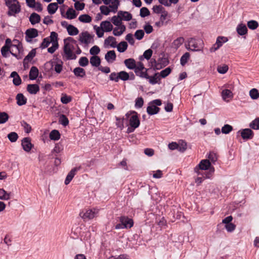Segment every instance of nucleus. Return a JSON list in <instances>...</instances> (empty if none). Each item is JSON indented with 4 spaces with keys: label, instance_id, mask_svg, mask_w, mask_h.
<instances>
[{
    "label": "nucleus",
    "instance_id": "f257e3e1",
    "mask_svg": "<svg viewBox=\"0 0 259 259\" xmlns=\"http://www.w3.org/2000/svg\"><path fill=\"white\" fill-rule=\"evenodd\" d=\"M210 162L209 160H202L199 164L194 168V171L197 175H205V178H210L214 171L213 167H210Z\"/></svg>",
    "mask_w": 259,
    "mask_h": 259
},
{
    "label": "nucleus",
    "instance_id": "f03ea898",
    "mask_svg": "<svg viewBox=\"0 0 259 259\" xmlns=\"http://www.w3.org/2000/svg\"><path fill=\"white\" fill-rule=\"evenodd\" d=\"M120 223L116 224L114 228L116 230L121 229H130L134 225L133 220L125 216H121L119 218Z\"/></svg>",
    "mask_w": 259,
    "mask_h": 259
},
{
    "label": "nucleus",
    "instance_id": "7ed1b4c3",
    "mask_svg": "<svg viewBox=\"0 0 259 259\" xmlns=\"http://www.w3.org/2000/svg\"><path fill=\"white\" fill-rule=\"evenodd\" d=\"M148 69L144 67V64L141 62H138L136 64L134 72L137 76L141 78H148L149 75L147 73Z\"/></svg>",
    "mask_w": 259,
    "mask_h": 259
},
{
    "label": "nucleus",
    "instance_id": "20e7f679",
    "mask_svg": "<svg viewBox=\"0 0 259 259\" xmlns=\"http://www.w3.org/2000/svg\"><path fill=\"white\" fill-rule=\"evenodd\" d=\"M134 113V115H132L129 120V123L131 127L132 128H134V129H136L140 125V121L138 118L137 113L136 111L131 112L130 113L127 112L125 115L127 117H128L131 114Z\"/></svg>",
    "mask_w": 259,
    "mask_h": 259
},
{
    "label": "nucleus",
    "instance_id": "39448f33",
    "mask_svg": "<svg viewBox=\"0 0 259 259\" xmlns=\"http://www.w3.org/2000/svg\"><path fill=\"white\" fill-rule=\"evenodd\" d=\"M94 36V35H91L85 31L80 33L78 40L81 44H84L87 45L92 41L93 42Z\"/></svg>",
    "mask_w": 259,
    "mask_h": 259
},
{
    "label": "nucleus",
    "instance_id": "423d86ee",
    "mask_svg": "<svg viewBox=\"0 0 259 259\" xmlns=\"http://www.w3.org/2000/svg\"><path fill=\"white\" fill-rule=\"evenodd\" d=\"M71 47H72V44L64 41V52L66 55L67 59L75 60L76 58V56L73 53Z\"/></svg>",
    "mask_w": 259,
    "mask_h": 259
},
{
    "label": "nucleus",
    "instance_id": "0eeeda50",
    "mask_svg": "<svg viewBox=\"0 0 259 259\" xmlns=\"http://www.w3.org/2000/svg\"><path fill=\"white\" fill-rule=\"evenodd\" d=\"M99 210L96 208L87 210L85 212H81L79 215L83 220H91L95 218L98 213Z\"/></svg>",
    "mask_w": 259,
    "mask_h": 259
},
{
    "label": "nucleus",
    "instance_id": "6e6552de",
    "mask_svg": "<svg viewBox=\"0 0 259 259\" xmlns=\"http://www.w3.org/2000/svg\"><path fill=\"white\" fill-rule=\"evenodd\" d=\"M38 36V31L35 28H30L25 32V39L27 42H32V39Z\"/></svg>",
    "mask_w": 259,
    "mask_h": 259
},
{
    "label": "nucleus",
    "instance_id": "1a4fd4ad",
    "mask_svg": "<svg viewBox=\"0 0 259 259\" xmlns=\"http://www.w3.org/2000/svg\"><path fill=\"white\" fill-rule=\"evenodd\" d=\"M237 133H240L241 136L244 140H251L253 137V132L250 128H245L239 131Z\"/></svg>",
    "mask_w": 259,
    "mask_h": 259
},
{
    "label": "nucleus",
    "instance_id": "9d476101",
    "mask_svg": "<svg viewBox=\"0 0 259 259\" xmlns=\"http://www.w3.org/2000/svg\"><path fill=\"white\" fill-rule=\"evenodd\" d=\"M21 145L23 149L27 152H29L33 147V145L31 143V139L29 137H25L21 141Z\"/></svg>",
    "mask_w": 259,
    "mask_h": 259
},
{
    "label": "nucleus",
    "instance_id": "9b49d317",
    "mask_svg": "<svg viewBox=\"0 0 259 259\" xmlns=\"http://www.w3.org/2000/svg\"><path fill=\"white\" fill-rule=\"evenodd\" d=\"M201 40H197L191 38L189 41V46L190 50L192 51H198L201 50V46L200 45Z\"/></svg>",
    "mask_w": 259,
    "mask_h": 259
},
{
    "label": "nucleus",
    "instance_id": "f8f14e48",
    "mask_svg": "<svg viewBox=\"0 0 259 259\" xmlns=\"http://www.w3.org/2000/svg\"><path fill=\"white\" fill-rule=\"evenodd\" d=\"M80 168H81V166L76 167L72 168L69 171V172L68 174V175L65 179V182H64V183L65 185H68L69 184V183L71 182V181L72 180V179L75 175L76 172L78 170L80 169Z\"/></svg>",
    "mask_w": 259,
    "mask_h": 259
},
{
    "label": "nucleus",
    "instance_id": "ddd939ff",
    "mask_svg": "<svg viewBox=\"0 0 259 259\" xmlns=\"http://www.w3.org/2000/svg\"><path fill=\"white\" fill-rule=\"evenodd\" d=\"M9 47L8 46H3L1 49V53L3 57H7L8 52H10V53L13 56L15 57L17 59H20L21 58V55L17 54L16 53H14L13 52L10 51Z\"/></svg>",
    "mask_w": 259,
    "mask_h": 259
},
{
    "label": "nucleus",
    "instance_id": "4468645a",
    "mask_svg": "<svg viewBox=\"0 0 259 259\" xmlns=\"http://www.w3.org/2000/svg\"><path fill=\"white\" fill-rule=\"evenodd\" d=\"M160 110V108L149 103V106L147 108V112L149 115H152L157 114Z\"/></svg>",
    "mask_w": 259,
    "mask_h": 259
},
{
    "label": "nucleus",
    "instance_id": "2eb2a0df",
    "mask_svg": "<svg viewBox=\"0 0 259 259\" xmlns=\"http://www.w3.org/2000/svg\"><path fill=\"white\" fill-rule=\"evenodd\" d=\"M10 77L13 78V83L15 85L18 86L21 84L22 82L21 78L16 71L11 72Z\"/></svg>",
    "mask_w": 259,
    "mask_h": 259
},
{
    "label": "nucleus",
    "instance_id": "dca6fc26",
    "mask_svg": "<svg viewBox=\"0 0 259 259\" xmlns=\"http://www.w3.org/2000/svg\"><path fill=\"white\" fill-rule=\"evenodd\" d=\"M118 17L122 20L130 21L132 19V15L126 11H119L118 12Z\"/></svg>",
    "mask_w": 259,
    "mask_h": 259
},
{
    "label": "nucleus",
    "instance_id": "f3484780",
    "mask_svg": "<svg viewBox=\"0 0 259 259\" xmlns=\"http://www.w3.org/2000/svg\"><path fill=\"white\" fill-rule=\"evenodd\" d=\"M116 55L114 50L107 52L105 56V59L108 63H112L116 60Z\"/></svg>",
    "mask_w": 259,
    "mask_h": 259
},
{
    "label": "nucleus",
    "instance_id": "a211bd4d",
    "mask_svg": "<svg viewBox=\"0 0 259 259\" xmlns=\"http://www.w3.org/2000/svg\"><path fill=\"white\" fill-rule=\"evenodd\" d=\"M35 55L36 49H33L25 57L23 60V65L25 67L26 64H28L29 61H31L32 59L35 57Z\"/></svg>",
    "mask_w": 259,
    "mask_h": 259
},
{
    "label": "nucleus",
    "instance_id": "6ab92c4d",
    "mask_svg": "<svg viewBox=\"0 0 259 259\" xmlns=\"http://www.w3.org/2000/svg\"><path fill=\"white\" fill-rule=\"evenodd\" d=\"M27 91L30 94H36L39 91V87L37 84H29L27 87Z\"/></svg>",
    "mask_w": 259,
    "mask_h": 259
},
{
    "label": "nucleus",
    "instance_id": "aec40b11",
    "mask_svg": "<svg viewBox=\"0 0 259 259\" xmlns=\"http://www.w3.org/2000/svg\"><path fill=\"white\" fill-rule=\"evenodd\" d=\"M29 21L33 25L38 23L40 21V16L36 13H32L29 17Z\"/></svg>",
    "mask_w": 259,
    "mask_h": 259
},
{
    "label": "nucleus",
    "instance_id": "412c9836",
    "mask_svg": "<svg viewBox=\"0 0 259 259\" xmlns=\"http://www.w3.org/2000/svg\"><path fill=\"white\" fill-rule=\"evenodd\" d=\"M17 104L19 106H22L27 103V98L22 93H19L16 97Z\"/></svg>",
    "mask_w": 259,
    "mask_h": 259
},
{
    "label": "nucleus",
    "instance_id": "4be33fe9",
    "mask_svg": "<svg viewBox=\"0 0 259 259\" xmlns=\"http://www.w3.org/2000/svg\"><path fill=\"white\" fill-rule=\"evenodd\" d=\"M100 26L105 32H109L113 29L112 25L108 21H102L100 24Z\"/></svg>",
    "mask_w": 259,
    "mask_h": 259
},
{
    "label": "nucleus",
    "instance_id": "5701e85b",
    "mask_svg": "<svg viewBox=\"0 0 259 259\" xmlns=\"http://www.w3.org/2000/svg\"><path fill=\"white\" fill-rule=\"evenodd\" d=\"M73 72L77 77L83 78L86 74L85 70L79 67L75 68Z\"/></svg>",
    "mask_w": 259,
    "mask_h": 259
},
{
    "label": "nucleus",
    "instance_id": "b1692460",
    "mask_svg": "<svg viewBox=\"0 0 259 259\" xmlns=\"http://www.w3.org/2000/svg\"><path fill=\"white\" fill-rule=\"evenodd\" d=\"M38 69L35 66H32L29 71V77L30 80L35 79L38 75Z\"/></svg>",
    "mask_w": 259,
    "mask_h": 259
},
{
    "label": "nucleus",
    "instance_id": "393cba45",
    "mask_svg": "<svg viewBox=\"0 0 259 259\" xmlns=\"http://www.w3.org/2000/svg\"><path fill=\"white\" fill-rule=\"evenodd\" d=\"M125 66L129 69H135L136 68V61L133 58L125 59L124 61Z\"/></svg>",
    "mask_w": 259,
    "mask_h": 259
},
{
    "label": "nucleus",
    "instance_id": "a878e982",
    "mask_svg": "<svg viewBox=\"0 0 259 259\" xmlns=\"http://www.w3.org/2000/svg\"><path fill=\"white\" fill-rule=\"evenodd\" d=\"M125 26L124 25L121 24L118 27H115L113 29V34L115 36H120L125 31Z\"/></svg>",
    "mask_w": 259,
    "mask_h": 259
},
{
    "label": "nucleus",
    "instance_id": "bb28decb",
    "mask_svg": "<svg viewBox=\"0 0 259 259\" xmlns=\"http://www.w3.org/2000/svg\"><path fill=\"white\" fill-rule=\"evenodd\" d=\"M58 9V5L57 3H52L50 4L47 7L48 13L51 14H54Z\"/></svg>",
    "mask_w": 259,
    "mask_h": 259
},
{
    "label": "nucleus",
    "instance_id": "cd10ccee",
    "mask_svg": "<svg viewBox=\"0 0 259 259\" xmlns=\"http://www.w3.org/2000/svg\"><path fill=\"white\" fill-rule=\"evenodd\" d=\"M104 44L106 45L110 44V46L112 48H114L116 47L117 42L116 41V39L115 37L112 36H109L106 39H105Z\"/></svg>",
    "mask_w": 259,
    "mask_h": 259
},
{
    "label": "nucleus",
    "instance_id": "c85d7f7f",
    "mask_svg": "<svg viewBox=\"0 0 259 259\" xmlns=\"http://www.w3.org/2000/svg\"><path fill=\"white\" fill-rule=\"evenodd\" d=\"M66 15L67 19H73L76 17L77 14L72 8H69L66 12Z\"/></svg>",
    "mask_w": 259,
    "mask_h": 259
},
{
    "label": "nucleus",
    "instance_id": "c756f323",
    "mask_svg": "<svg viewBox=\"0 0 259 259\" xmlns=\"http://www.w3.org/2000/svg\"><path fill=\"white\" fill-rule=\"evenodd\" d=\"M90 63L93 66L99 67L101 64V59L98 56H93L90 58Z\"/></svg>",
    "mask_w": 259,
    "mask_h": 259
},
{
    "label": "nucleus",
    "instance_id": "7c9ffc66",
    "mask_svg": "<svg viewBox=\"0 0 259 259\" xmlns=\"http://www.w3.org/2000/svg\"><path fill=\"white\" fill-rule=\"evenodd\" d=\"M60 136L61 135L59 132L57 130H53L51 132L49 135L50 139L54 141L59 140Z\"/></svg>",
    "mask_w": 259,
    "mask_h": 259
},
{
    "label": "nucleus",
    "instance_id": "2f4dec72",
    "mask_svg": "<svg viewBox=\"0 0 259 259\" xmlns=\"http://www.w3.org/2000/svg\"><path fill=\"white\" fill-rule=\"evenodd\" d=\"M158 73H155L153 76H150L149 75V77L146 78L149 79L150 83L155 84L158 83V81L160 80V77L158 76Z\"/></svg>",
    "mask_w": 259,
    "mask_h": 259
},
{
    "label": "nucleus",
    "instance_id": "473e14b6",
    "mask_svg": "<svg viewBox=\"0 0 259 259\" xmlns=\"http://www.w3.org/2000/svg\"><path fill=\"white\" fill-rule=\"evenodd\" d=\"M13 41L16 42L17 44H13L12 45V47L15 48L18 51V55H20L21 56H22L23 49L22 44L17 39H14Z\"/></svg>",
    "mask_w": 259,
    "mask_h": 259
},
{
    "label": "nucleus",
    "instance_id": "72a5a7b5",
    "mask_svg": "<svg viewBox=\"0 0 259 259\" xmlns=\"http://www.w3.org/2000/svg\"><path fill=\"white\" fill-rule=\"evenodd\" d=\"M236 30L237 33L240 35H243L247 32V28L246 25L242 24L238 25Z\"/></svg>",
    "mask_w": 259,
    "mask_h": 259
},
{
    "label": "nucleus",
    "instance_id": "f704fd0d",
    "mask_svg": "<svg viewBox=\"0 0 259 259\" xmlns=\"http://www.w3.org/2000/svg\"><path fill=\"white\" fill-rule=\"evenodd\" d=\"M67 32L70 35H77L79 31L78 29L71 24H69L67 27Z\"/></svg>",
    "mask_w": 259,
    "mask_h": 259
},
{
    "label": "nucleus",
    "instance_id": "c9c22d12",
    "mask_svg": "<svg viewBox=\"0 0 259 259\" xmlns=\"http://www.w3.org/2000/svg\"><path fill=\"white\" fill-rule=\"evenodd\" d=\"M118 77L119 79L123 81H126L130 79V74L124 71H121L118 73Z\"/></svg>",
    "mask_w": 259,
    "mask_h": 259
},
{
    "label": "nucleus",
    "instance_id": "e433bc0d",
    "mask_svg": "<svg viewBox=\"0 0 259 259\" xmlns=\"http://www.w3.org/2000/svg\"><path fill=\"white\" fill-rule=\"evenodd\" d=\"M78 20L83 23H90L92 21V17L88 14H83L79 16Z\"/></svg>",
    "mask_w": 259,
    "mask_h": 259
},
{
    "label": "nucleus",
    "instance_id": "4c0bfd02",
    "mask_svg": "<svg viewBox=\"0 0 259 259\" xmlns=\"http://www.w3.org/2000/svg\"><path fill=\"white\" fill-rule=\"evenodd\" d=\"M184 38L183 37H180L175 39L173 43V47L178 49L184 42Z\"/></svg>",
    "mask_w": 259,
    "mask_h": 259
},
{
    "label": "nucleus",
    "instance_id": "58836bf2",
    "mask_svg": "<svg viewBox=\"0 0 259 259\" xmlns=\"http://www.w3.org/2000/svg\"><path fill=\"white\" fill-rule=\"evenodd\" d=\"M110 3L111 4L109 5V8L111 9L112 12L115 13L119 5V0H111Z\"/></svg>",
    "mask_w": 259,
    "mask_h": 259
},
{
    "label": "nucleus",
    "instance_id": "ea45409f",
    "mask_svg": "<svg viewBox=\"0 0 259 259\" xmlns=\"http://www.w3.org/2000/svg\"><path fill=\"white\" fill-rule=\"evenodd\" d=\"M128 47L126 41H121L117 47V50L120 53L124 52L126 51Z\"/></svg>",
    "mask_w": 259,
    "mask_h": 259
},
{
    "label": "nucleus",
    "instance_id": "a19ab883",
    "mask_svg": "<svg viewBox=\"0 0 259 259\" xmlns=\"http://www.w3.org/2000/svg\"><path fill=\"white\" fill-rule=\"evenodd\" d=\"M59 122L60 124L66 126L69 124V120L64 114H61L59 118Z\"/></svg>",
    "mask_w": 259,
    "mask_h": 259
},
{
    "label": "nucleus",
    "instance_id": "79ce46f5",
    "mask_svg": "<svg viewBox=\"0 0 259 259\" xmlns=\"http://www.w3.org/2000/svg\"><path fill=\"white\" fill-rule=\"evenodd\" d=\"M72 100V97L67 95L66 94H62L61 97V102L64 104H67Z\"/></svg>",
    "mask_w": 259,
    "mask_h": 259
},
{
    "label": "nucleus",
    "instance_id": "37998d69",
    "mask_svg": "<svg viewBox=\"0 0 259 259\" xmlns=\"http://www.w3.org/2000/svg\"><path fill=\"white\" fill-rule=\"evenodd\" d=\"M10 198V193H7L3 189H0V199L8 200Z\"/></svg>",
    "mask_w": 259,
    "mask_h": 259
},
{
    "label": "nucleus",
    "instance_id": "c03bdc74",
    "mask_svg": "<svg viewBox=\"0 0 259 259\" xmlns=\"http://www.w3.org/2000/svg\"><path fill=\"white\" fill-rule=\"evenodd\" d=\"M222 96L223 99L226 100L227 99L230 98L232 97V93L230 90L225 89L223 90L222 92Z\"/></svg>",
    "mask_w": 259,
    "mask_h": 259
},
{
    "label": "nucleus",
    "instance_id": "a18cd8bd",
    "mask_svg": "<svg viewBox=\"0 0 259 259\" xmlns=\"http://www.w3.org/2000/svg\"><path fill=\"white\" fill-rule=\"evenodd\" d=\"M190 58V54L188 52L185 53L180 59V63L182 66H184L188 62Z\"/></svg>",
    "mask_w": 259,
    "mask_h": 259
},
{
    "label": "nucleus",
    "instance_id": "49530a36",
    "mask_svg": "<svg viewBox=\"0 0 259 259\" xmlns=\"http://www.w3.org/2000/svg\"><path fill=\"white\" fill-rule=\"evenodd\" d=\"M21 125L23 127L25 133L28 134L31 132L32 130L31 127L25 121L22 120L21 121Z\"/></svg>",
    "mask_w": 259,
    "mask_h": 259
},
{
    "label": "nucleus",
    "instance_id": "de8ad7c7",
    "mask_svg": "<svg viewBox=\"0 0 259 259\" xmlns=\"http://www.w3.org/2000/svg\"><path fill=\"white\" fill-rule=\"evenodd\" d=\"M249 126L253 130H259V117L252 121L249 124Z\"/></svg>",
    "mask_w": 259,
    "mask_h": 259
},
{
    "label": "nucleus",
    "instance_id": "09e8293b",
    "mask_svg": "<svg viewBox=\"0 0 259 259\" xmlns=\"http://www.w3.org/2000/svg\"><path fill=\"white\" fill-rule=\"evenodd\" d=\"M8 114L5 112H0V124L6 123L9 119Z\"/></svg>",
    "mask_w": 259,
    "mask_h": 259
},
{
    "label": "nucleus",
    "instance_id": "8fccbe9b",
    "mask_svg": "<svg viewBox=\"0 0 259 259\" xmlns=\"http://www.w3.org/2000/svg\"><path fill=\"white\" fill-rule=\"evenodd\" d=\"M249 95L251 99L255 100L259 97V93L257 89H252L249 92Z\"/></svg>",
    "mask_w": 259,
    "mask_h": 259
},
{
    "label": "nucleus",
    "instance_id": "3c124183",
    "mask_svg": "<svg viewBox=\"0 0 259 259\" xmlns=\"http://www.w3.org/2000/svg\"><path fill=\"white\" fill-rule=\"evenodd\" d=\"M227 41V37L225 36H219L217 39L215 44L219 46V47H221L223 45V43L226 42Z\"/></svg>",
    "mask_w": 259,
    "mask_h": 259
},
{
    "label": "nucleus",
    "instance_id": "603ef678",
    "mask_svg": "<svg viewBox=\"0 0 259 259\" xmlns=\"http://www.w3.org/2000/svg\"><path fill=\"white\" fill-rule=\"evenodd\" d=\"M7 137L11 142H15L18 139V135L15 132H11L8 135Z\"/></svg>",
    "mask_w": 259,
    "mask_h": 259
},
{
    "label": "nucleus",
    "instance_id": "864d4df0",
    "mask_svg": "<svg viewBox=\"0 0 259 259\" xmlns=\"http://www.w3.org/2000/svg\"><path fill=\"white\" fill-rule=\"evenodd\" d=\"M150 12L146 7H143L140 9V15L141 17L144 18L150 15Z\"/></svg>",
    "mask_w": 259,
    "mask_h": 259
},
{
    "label": "nucleus",
    "instance_id": "5fc2aeb1",
    "mask_svg": "<svg viewBox=\"0 0 259 259\" xmlns=\"http://www.w3.org/2000/svg\"><path fill=\"white\" fill-rule=\"evenodd\" d=\"M8 8L13 13L17 14L20 12V7L19 5H17L16 4L11 5Z\"/></svg>",
    "mask_w": 259,
    "mask_h": 259
},
{
    "label": "nucleus",
    "instance_id": "6e6d98bb",
    "mask_svg": "<svg viewBox=\"0 0 259 259\" xmlns=\"http://www.w3.org/2000/svg\"><path fill=\"white\" fill-rule=\"evenodd\" d=\"M233 130V127L229 124H225L222 127L221 132L225 134H228Z\"/></svg>",
    "mask_w": 259,
    "mask_h": 259
},
{
    "label": "nucleus",
    "instance_id": "4d7b16f0",
    "mask_svg": "<svg viewBox=\"0 0 259 259\" xmlns=\"http://www.w3.org/2000/svg\"><path fill=\"white\" fill-rule=\"evenodd\" d=\"M152 10L153 12L156 14L162 13L163 12V10H165L164 8L161 5L154 6Z\"/></svg>",
    "mask_w": 259,
    "mask_h": 259
},
{
    "label": "nucleus",
    "instance_id": "13d9d810",
    "mask_svg": "<svg viewBox=\"0 0 259 259\" xmlns=\"http://www.w3.org/2000/svg\"><path fill=\"white\" fill-rule=\"evenodd\" d=\"M247 26L250 29H255L258 26V24L257 21L255 20L249 21L247 23Z\"/></svg>",
    "mask_w": 259,
    "mask_h": 259
},
{
    "label": "nucleus",
    "instance_id": "bf43d9fd",
    "mask_svg": "<svg viewBox=\"0 0 259 259\" xmlns=\"http://www.w3.org/2000/svg\"><path fill=\"white\" fill-rule=\"evenodd\" d=\"M171 71V68L167 67L160 72V76L162 78H165L170 73Z\"/></svg>",
    "mask_w": 259,
    "mask_h": 259
},
{
    "label": "nucleus",
    "instance_id": "052dcab7",
    "mask_svg": "<svg viewBox=\"0 0 259 259\" xmlns=\"http://www.w3.org/2000/svg\"><path fill=\"white\" fill-rule=\"evenodd\" d=\"M111 21L113 24L115 26H119L121 24L122 20L121 19V18H119L118 17V15L114 16L113 17H112Z\"/></svg>",
    "mask_w": 259,
    "mask_h": 259
},
{
    "label": "nucleus",
    "instance_id": "680f3d73",
    "mask_svg": "<svg viewBox=\"0 0 259 259\" xmlns=\"http://www.w3.org/2000/svg\"><path fill=\"white\" fill-rule=\"evenodd\" d=\"M144 31L142 29L137 30L135 33V36L138 40H141L144 36Z\"/></svg>",
    "mask_w": 259,
    "mask_h": 259
},
{
    "label": "nucleus",
    "instance_id": "e2e57ef3",
    "mask_svg": "<svg viewBox=\"0 0 259 259\" xmlns=\"http://www.w3.org/2000/svg\"><path fill=\"white\" fill-rule=\"evenodd\" d=\"M79 64L80 66L85 67L89 64L88 59L85 57H81L79 60Z\"/></svg>",
    "mask_w": 259,
    "mask_h": 259
},
{
    "label": "nucleus",
    "instance_id": "0e129e2a",
    "mask_svg": "<svg viewBox=\"0 0 259 259\" xmlns=\"http://www.w3.org/2000/svg\"><path fill=\"white\" fill-rule=\"evenodd\" d=\"M100 49L97 46H93L90 50V53L93 56H96L100 53Z\"/></svg>",
    "mask_w": 259,
    "mask_h": 259
},
{
    "label": "nucleus",
    "instance_id": "69168bd1",
    "mask_svg": "<svg viewBox=\"0 0 259 259\" xmlns=\"http://www.w3.org/2000/svg\"><path fill=\"white\" fill-rule=\"evenodd\" d=\"M116 120V125L118 127H119L120 130H122L124 127L123 120L124 118H120L118 117H115Z\"/></svg>",
    "mask_w": 259,
    "mask_h": 259
},
{
    "label": "nucleus",
    "instance_id": "338daca9",
    "mask_svg": "<svg viewBox=\"0 0 259 259\" xmlns=\"http://www.w3.org/2000/svg\"><path fill=\"white\" fill-rule=\"evenodd\" d=\"M100 10L102 14L105 15H109V13L111 11L108 7L106 6H101L100 8Z\"/></svg>",
    "mask_w": 259,
    "mask_h": 259
},
{
    "label": "nucleus",
    "instance_id": "774afa93",
    "mask_svg": "<svg viewBox=\"0 0 259 259\" xmlns=\"http://www.w3.org/2000/svg\"><path fill=\"white\" fill-rule=\"evenodd\" d=\"M50 44V39L48 37L45 38L40 44V48L42 49L47 48Z\"/></svg>",
    "mask_w": 259,
    "mask_h": 259
}]
</instances>
